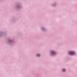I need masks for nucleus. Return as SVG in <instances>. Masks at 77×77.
<instances>
[{"instance_id": "7ed1b4c3", "label": "nucleus", "mask_w": 77, "mask_h": 77, "mask_svg": "<svg viewBox=\"0 0 77 77\" xmlns=\"http://www.w3.org/2000/svg\"><path fill=\"white\" fill-rule=\"evenodd\" d=\"M66 69H63V72H66Z\"/></svg>"}, {"instance_id": "f03ea898", "label": "nucleus", "mask_w": 77, "mask_h": 77, "mask_svg": "<svg viewBox=\"0 0 77 77\" xmlns=\"http://www.w3.org/2000/svg\"><path fill=\"white\" fill-rule=\"evenodd\" d=\"M37 56H38V57H39V56H40V55L39 54H37Z\"/></svg>"}, {"instance_id": "20e7f679", "label": "nucleus", "mask_w": 77, "mask_h": 77, "mask_svg": "<svg viewBox=\"0 0 77 77\" xmlns=\"http://www.w3.org/2000/svg\"><path fill=\"white\" fill-rule=\"evenodd\" d=\"M52 54H54V53H55V52H54V51H53L52 52Z\"/></svg>"}, {"instance_id": "f257e3e1", "label": "nucleus", "mask_w": 77, "mask_h": 77, "mask_svg": "<svg viewBox=\"0 0 77 77\" xmlns=\"http://www.w3.org/2000/svg\"><path fill=\"white\" fill-rule=\"evenodd\" d=\"M69 54L70 55H74V54H75V53H74V52L70 51L69 52Z\"/></svg>"}]
</instances>
